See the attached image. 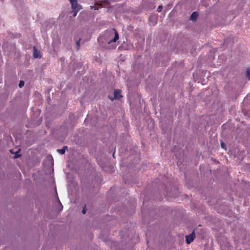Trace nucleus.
Masks as SVG:
<instances>
[{
    "instance_id": "obj_5",
    "label": "nucleus",
    "mask_w": 250,
    "mask_h": 250,
    "mask_svg": "<svg viewBox=\"0 0 250 250\" xmlns=\"http://www.w3.org/2000/svg\"><path fill=\"white\" fill-rule=\"evenodd\" d=\"M33 57L35 58H40L41 57V55L40 52L38 51L36 47L34 46L33 47Z\"/></svg>"
},
{
    "instance_id": "obj_14",
    "label": "nucleus",
    "mask_w": 250,
    "mask_h": 250,
    "mask_svg": "<svg viewBox=\"0 0 250 250\" xmlns=\"http://www.w3.org/2000/svg\"><path fill=\"white\" fill-rule=\"evenodd\" d=\"M73 11L74 12L73 16L75 17L77 15L78 12H76V10H73Z\"/></svg>"
},
{
    "instance_id": "obj_16",
    "label": "nucleus",
    "mask_w": 250,
    "mask_h": 250,
    "mask_svg": "<svg viewBox=\"0 0 250 250\" xmlns=\"http://www.w3.org/2000/svg\"><path fill=\"white\" fill-rule=\"evenodd\" d=\"M116 45H114L113 46L112 48H115L116 47Z\"/></svg>"
},
{
    "instance_id": "obj_6",
    "label": "nucleus",
    "mask_w": 250,
    "mask_h": 250,
    "mask_svg": "<svg viewBox=\"0 0 250 250\" xmlns=\"http://www.w3.org/2000/svg\"><path fill=\"white\" fill-rule=\"evenodd\" d=\"M198 16V14L197 12H194L192 13L190 17V19L192 21H195Z\"/></svg>"
},
{
    "instance_id": "obj_11",
    "label": "nucleus",
    "mask_w": 250,
    "mask_h": 250,
    "mask_svg": "<svg viewBox=\"0 0 250 250\" xmlns=\"http://www.w3.org/2000/svg\"><path fill=\"white\" fill-rule=\"evenodd\" d=\"M162 8H163L162 5H159L158 6V7L157 8V10L158 12H161L162 11Z\"/></svg>"
},
{
    "instance_id": "obj_12",
    "label": "nucleus",
    "mask_w": 250,
    "mask_h": 250,
    "mask_svg": "<svg viewBox=\"0 0 250 250\" xmlns=\"http://www.w3.org/2000/svg\"><path fill=\"white\" fill-rule=\"evenodd\" d=\"M221 147L223 148H224L225 149H226V145L223 142H221Z\"/></svg>"
},
{
    "instance_id": "obj_9",
    "label": "nucleus",
    "mask_w": 250,
    "mask_h": 250,
    "mask_svg": "<svg viewBox=\"0 0 250 250\" xmlns=\"http://www.w3.org/2000/svg\"><path fill=\"white\" fill-rule=\"evenodd\" d=\"M24 81H20V83H19V86L20 87V88H21L23 86H24Z\"/></svg>"
},
{
    "instance_id": "obj_7",
    "label": "nucleus",
    "mask_w": 250,
    "mask_h": 250,
    "mask_svg": "<svg viewBox=\"0 0 250 250\" xmlns=\"http://www.w3.org/2000/svg\"><path fill=\"white\" fill-rule=\"evenodd\" d=\"M67 148L68 147L67 146H64L62 149H58L57 151L60 154H63L65 153L66 150L67 149Z\"/></svg>"
},
{
    "instance_id": "obj_10",
    "label": "nucleus",
    "mask_w": 250,
    "mask_h": 250,
    "mask_svg": "<svg viewBox=\"0 0 250 250\" xmlns=\"http://www.w3.org/2000/svg\"><path fill=\"white\" fill-rule=\"evenodd\" d=\"M80 41H81V39H79L78 41H77L76 42V45H77V47L78 49H79V48L80 47Z\"/></svg>"
},
{
    "instance_id": "obj_4",
    "label": "nucleus",
    "mask_w": 250,
    "mask_h": 250,
    "mask_svg": "<svg viewBox=\"0 0 250 250\" xmlns=\"http://www.w3.org/2000/svg\"><path fill=\"white\" fill-rule=\"evenodd\" d=\"M195 237L194 232L193 231L191 234L186 235V242L188 244L191 243Z\"/></svg>"
},
{
    "instance_id": "obj_1",
    "label": "nucleus",
    "mask_w": 250,
    "mask_h": 250,
    "mask_svg": "<svg viewBox=\"0 0 250 250\" xmlns=\"http://www.w3.org/2000/svg\"><path fill=\"white\" fill-rule=\"evenodd\" d=\"M106 33L109 34L108 42V44L112 42H115L119 38V35L117 30L113 28L106 31Z\"/></svg>"
},
{
    "instance_id": "obj_17",
    "label": "nucleus",
    "mask_w": 250,
    "mask_h": 250,
    "mask_svg": "<svg viewBox=\"0 0 250 250\" xmlns=\"http://www.w3.org/2000/svg\"><path fill=\"white\" fill-rule=\"evenodd\" d=\"M113 157H114V153H113Z\"/></svg>"
},
{
    "instance_id": "obj_2",
    "label": "nucleus",
    "mask_w": 250,
    "mask_h": 250,
    "mask_svg": "<svg viewBox=\"0 0 250 250\" xmlns=\"http://www.w3.org/2000/svg\"><path fill=\"white\" fill-rule=\"evenodd\" d=\"M69 1L73 10H76V12H78L82 9V6L78 3L77 0H69Z\"/></svg>"
},
{
    "instance_id": "obj_13",
    "label": "nucleus",
    "mask_w": 250,
    "mask_h": 250,
    "mask_svg": "<svg viewBox=\"0 0 250 250\" xmlns=\"http://www.w3.org/2000/svg\"><path fill=\"white\" fill-rule=\"evenodd\" d=\"M86 209L85 208V207L83 208V210H82L83 213V214H85V212H86Z\"/></svg>"
},
{
    "instance_id": "obj_3",
    "label": "nucleus",
    "mask_w": 250,
    "mask_h": 250,
    "mask_svg": "<svg viewBox=\"0 0 250 250\" xmlns=\"http://www.w3.org/2000/svg\"><path fill=\"white\" fill-rule=\"evenodd\" d=\"M122 97L121 95V90L120 89H116L114 90V97H111L109 95L108 96V98L111 101H113L115 99H120V98Z\"/></svg>"
},
{
    "instance_id": "obj_15",
    "label": "nucleus",
    "mask_w": 250,
    "mask_h": 250,
    "mask_svg": "<svg viewBox=\"0 0 250 250\" xmlns=\"http://www.w3.org/2000/svg\"><path fill=\"white\" fill-rule=\"evenodd\" d=\"M62 208H63V207H62V205H61V206H60V210H62Z\"/></svg>"
},
{
    "instance_id": "obj_8",
    "label": "nucleus",
    "mask_w": 250,
    "mask_h": 250,
    "mask_svg": "<svg viewBox=\"0 0 250 250\" xmlns=\"http://www.w3.org/2000/svg\"><path fill=\"white\" fill-rule=\"evenodd\" d=\"M246 76L249 80H250V68H249L247 69Z\"/></svg>"
}]
</instances>
